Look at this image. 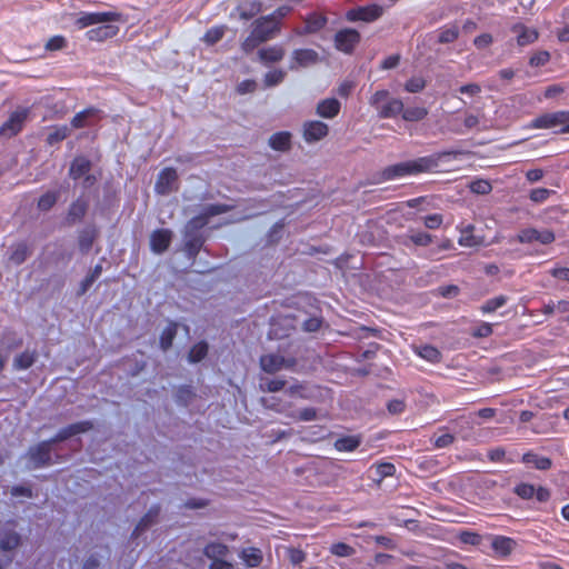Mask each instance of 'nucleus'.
Here are the masks:
<instances>
[{
	"label": "nucleus",
	"mask_w": 569,
	"mask_h": 569,
	"mask_svg": "<svg viewBox=\"0 0 569 569\" xmlns=\"http://www.w3.org/2000/svg\"><path fill=\"white\" fill-rule=\"evenodd\" d=\"M459 37V30L457 27H451L445 30H441L438 37L439 43H451L457 40Z\"/></svg>",
	"instance_id": "obj_57"
},
{
	"label": "nucleus",
	"mask_w": 569,
	"mask_h": 569,
	"mask_svg": "<svg viewBox=\"0 0 569 569\" xmlns=\"http://www.w3.org/2000/svg\"><path fill=\"white\" fill-rule=\"evenodd\" d=\"M121 14L114 11L107 12H80L76 26L83 29L89 26L119 21Z\"/></svg>",
	"instance_id": "obj_7"
},
{
	"label": "nucleus",
	"mask_w": 569,
	"mask_h": 569,
	"mask_svg": "<svg viewBox=\"0 0 569 569\" xmlns=\"http://www.w3.org/2000/svg\"><path fill=\"white\" fill-rule=\"evenodd\" d=\"M203 555L212 560L223 559L229 553L227 545L221 542H209L203 548Z\"/></svg>",
	"instance_id": "obj_36"
},
{
	"label": "nucleus",
	"mask_w": 569,
	"mask_h": 569,
	"mask_svg": "<svg viewBox=\"0 0 569 569\" xmlns=\"http://www.w3.org/2000/svg\"><path fill=\"white\" fill-rule=\"evenodd\" d=\"M60 197L59 190L44 192L38 200L37 207L40 211H49L53 208Z\"/></svg>",
	"instance_id": "obj_40"
},
{
	"label": "nucleus",
	"mask_w": 569,
	"mask_h": 569,
	"mask_svg": "<svg viewBox=\"0 0 569 569\" xmlns=\"http://www.w3.org/2000/svg\"><path fill=\"white\" fill-rule=\"evenodd\" d=\"M511 31L517 34V43L520 47L531 44L539 38V33L536 29L528 28L522 23L513 24Z\"/></svg>",
	"instance_id": "obj_21"
},
{
	"label": "nucleus",
	"mask_w": 569,
	"mask_h": 569,
	"mask_svg": "<svg viewBox=\"0 0 569 569\" xmlns=\"http://www.w3.org/2000/svg\"><path fill=\"white\" fill-rule=\"evenodd\" d=\"M70 136V129L67 126H61L54 128L48 136H47V143L49 146H54L66 138Z\"/></svg>",
	"instance_id": "obj_45"
},
{
	"label": "nucleus",
	"mask_w": 569,
	"mask_h": 569,
	"mask_svg": "<svg viewBox=\"0 0 569 569\" xmlns=\"http://www.w3.org/2000/svg\"><path fill=\"white\" fill-rule=\"evenodd\" d=\"M403 110V102L400 99L389 98L377 111L382 119L395 118Z\"/></svg>",
	"instance_id": "obj_27"
},
{
	"label": "nucleus",
	"mask_w": 569,
	"mask_h": 569,
	"mask_svg": "<svg viewBox=\"0 0 569 569\" xmlns=\"http://www.w3.org/2000/svg\"><path fill=\"white\" fill-rule=\"evenodd\" d=\"M477 423L475 415L460 416L450 421V429L455 435L467 441L472 438L473 427Z\"/></svg>",
	"instance_id": "obj_12"
},
{
	"label": "nucleus",
	"mask_w": 569,
	"mask_h": 569,
	"mask_svg": "<svg viewBox=\"0 0 569 569\" xmlns=\"http://www.w3.org/2000/svg\"><path fill=\"white\" fill-rule=\"evenodd\" d=\"M459 539L461 542L471 546H478L481 542V536L471 531H461Z\"/></svg>",
	"instance_id": "obj_63"
},
{
	"label": "nucleus",
	"mask_w": 569,
	"mask_h": 569,
	"mask_svg": "<svg viewBox=\"0 0 569 569\" xmlns=\"http://www.w3.org/2000/svg\"><path fill=\"white\" fill-rule=\"evenodd\" d=\"M418 355L430 362H439L441 359L440 351L436 347L430 345L420 347L418 350Z\"/></svg>",
	"instance_id": "obj_49"
},
{
	"label": "nucleus",
	"mask_w": 569,
	"mask_h": 569,
	"mask_svg": "<svg viewBox=\"0 0 569 569\" xmlns=\"http://www.w3.org/2000/svg\"><path fill=\"white\" fill-rule=\"evenodd\" d=\"M173 232L170 229H157L150 234V249L161 254L170 247Z\"/></svg>",
	"instance_id": "obj_15"
},
{
	"label": "nucleus",
	"mask_w": 569,
	"mask_h": 569,
	"mask_svg": "<svg viewBox=\"0 0 569 569\" xmlns=\"http://www.w3.org/2000/svg\"><path fill=\"white\" fill-rule=\"evenodd\" d=\"M51 451L52 446L48 440L30 446L26 453V458L28 459L27 468L31 470L51 466L53 463Z\"/></svg>",
	"instance_id": "obj_3"
},
{
	"label": "nucleus",
	"mask_w": 569,
	"mask_h": 569,
	"mask_svg": "<svg viewBox=\"0 0 569 569\" xmlns=\"http://www.w3.org/2000/svg\"><path fill=\"white\" fill-rule=\"evenodd\" d=\"M30 114V109L19 107L9 114V118L0 127V137L10 139L22 131Z\"/></svg>",
	"instance_id": "obj_5"
},
{
	"label": "nucleus",
	"mask_w": 569,
	"mask_h": 569,
	"mask_svg": "<svg viewBox=\"0 0 569 569\" xmlns=\"http://www.w3.org/2000/svg\"><path fill=\"white\" fill-rule=\"evenodd\" d=\"M233 208H234V206L226 204V203L207 204L203 207L202 211L197 217L204 219V221H207V223H208L210 218L222 214V213H227V212L233 210Z\"/></svg>",
	"instance_id": "obj_31"
},
{
	"label": "nucleus",
	"mask_w": 569,
	"mask_h": 569,
	"mask_svg": "<svg viewBox=\"0 0 569 569\" xmlns=\"http://www.w3.org/2000/svg\"><path fill=\"white\" fill-rule=\"evenodd\" d=\"M66 44L67 41L62 36H54L47 41L44 47L49 51H56L63 49Z\"/></svg>",
	"instance_id": "obj_64"
},
{
	"label": "nucleus",
	"mask_w": 569,
	"mask_h": 569,
	"mask_svg": "<svg viewBox=\"0 0 569 569\" xmlns=\"http://www.w3.org/2000/svg\"><path fill=\"white\" fill-rule=\"evenodd\" d=\"M119 31L117 26L104 24L99 26L97 28L90 29L87 32V38L90 41H104L107 39L113 38Z\"/></svg>",
	"instance_id": "obj_26"
},
{
	"label": "nucleus",
	"mask_w": 569,
	"mask_h": 569,
	"mask_svg": "<svg viewBox=\"0 0 569 569\" xmlns=\"http://www.w3.org/2000/svg\"><path fill=\"white\" fill-rule=\"evenodd\" d=\"M92 168L91 161L84 156H77L69 168V177L78 180L90 172Z\"/></svg>",
	"instance_id": "obj_22"
},
{
	"label": "nucleus",
	"mask_w": 569,
	"mask_h": 569,
	"mask_svg": "<svg viewBox=\"0 0 569 569\" xmlns=\"http://www.w3.org/2000/svg\"><path fill=\"white\" fill-rule=\"evenodd\" d=\"M401 113L406 121H420L427 117L428 110L423 107H409L407 109L403 108Z\"/></svg>",
	"instance_id": "obj_44"
},
{
	"label": "nucleus",
	"mask_w": 569,
	"mask_h": 569,
	"mask_svg": "<svg viewBox=\"0 0 569 569\" xmlns=\"http://www.w3.org/2000/svg\"><path fill=\"white\" fill-rule=\"evenodd\" d=\"M506 302H507V297L498 296V297H495V298H491V299L487 300L482 305L481 310L483 312H493L497 309H499L500 307L505 306Z\"/></svg>",
	"instance_id": "obj_54"
},
{
	"label": "nucleus",
	"mask_w": 569,
	"mask_h": 569,
	"mask_svg": "<svg viewBox=\"0 0 569 569\" xmlns=\"http://www.w3.org/2000/svg\"><path fill=\"white\" fill-rule=\"evenodd\" d=\"M207 226V221L197 216L191 218L184 226L183 238H204L201 230Z\"/></svg>",
	"instance_id": "obj_30"
},
{
	"label": "nucleus",
	"mask_w": 569,
	"mask_h": 569,
	"mask_svg": "<svg viewBox=\"0 0 569 569\" xmlns=\"http://www.w3.org/2000/svg\"><path fill=\"white\" fill-rule=\"evenodd\" d=\"M361 443V438L359 436H345L338 438L333 447L338 451H353L356 450Z\"/></svg>",
	"instance_id": "obj_38"
},
{
	"label": "nucleus",
	"mask_w": 569,
	"mask_h": 569,
	"mask_svg": "<svg viewBox=\"0 0 569 569\" xmlns=\"http://www.w3.org/2000/svg\"><path fill=\"white\" fill-rule=\"evenodd\" d=\"M550 60V53L546 50H540L533 53L529 60L531 67H542Z\"/></svg>",
	"instance_id": "obj_59"
},
{
	"label": "nucleus",
	"mask_w": 569,
	"mask_h": 569,
	"mask_svg": "<svg viewBox=\"0 0 569 569\" xmlns=\"http://www.w3.org/2000/svg\"><path fill=\"white\" fill-rule=\"evenodd\" d=\"M516 545L517 542L511 538L497 536L493 538L491 547L497 553L501 556H508L512 552Z\"/></svg>",
	"instance_id": "obj_35"
},
{
	"label": "nucleus",
	"mask_w": 569,
	"mask_h": 569,
	"mask_svg": "<svg viewBox=\"0 0 569 569\" xmlns=\"http://www.w3.org/2000/svg\"><path fill=\"white\" fill-rule=\"evenodd\" d=\"M206 242V238H183V251L189 260L194 261Z\"/></svg>",
	"instance_id": "obj_34"
},
{
	"label": "nucleus",
	"mask_w": 569,
	"mask_h": 569,
	"mask_svg": "<svg viewBox=\"0 0 569 569\" xmlns=\"http://www.w3.org/2000/svg\"><path fill=\"white\" fill-rule=\"evenodd\" d=\"M37 358H38V353L36 350H33V351L26 350L22 353L17 355L14 357L12 366L16 370H27L33 366Z\"/></svg>",
	"instance_id": "obj_37"
},
{
	"label": "nucleus",
	"mask_w": 569,
	"mask_h": 569,
	"mask_svg": "<svg viewBox=\"0 0 569 569\" xmlns=\"http://www.w3.org/2000/svg\"><path fill=\"white\" fill-rule=\"evenodd\" d=\"M389 99L388 90H378L370 98V104L378 110Z\"/></svg>",
	"instance_id": "obj_60"
},
{
	"label": "nucleus",
	"mask_w": 569,
	"mask_h": 569,
	"mask_svg": "<svg viewBox=\"0 0 569 569\" xmlns=\"http://www.w3.org/2000/svg\"><path fill=\"white\" fill-rule=\"evenodd\" d=\"M327 18L322 14L311 13L305 18V28L296 30L297 34H311L320 31L327 24Z\"/></svg>",
	"instance_id": "obj_23"
},
{
	"label": "nucleus",
	"mask_w": 569,
	"mask_h": 569,
	"mask_svg": "<svg viewBox=\"0 0 569 569\" xmlns=\"http://www.w3.org/2000/svg\"><path fill=\"white\" fill-rule=\"evenodd\" d=\"M329 127L322 121H307L303 124V138L308 143L319 141L328 136Z\"/></svg>",
	"instance_id": "obj_17"
},
{
	"label": "nucleus",
	"mask_w": 569,
	"mask_h": 569,
	"mask_svg": "<svg viewBox=\"0 0 569 569\" xmlns=\"http://www.w3.org/2000/svg\"><path fill=\"white\" fill-rule=\"evenodd\" d=\"M32 254V249L27 241H19L9 247L8 262L20 266Z\"/></svg>",
	"instance_id": "obj_18"
},
{
	"label": "nucleus",
	"mask_w": 569,
	"mask_h": 569,
	"mask_svg": "<svg viewBox=\"0 0 569 569\" xmlns=\"http://www.w3.org/2000/svg\"><path fill=\"white\" fill-rule=\"evenodd\" d=\"M160 511H161L160 505H158V503L152 505L149 508V510L138 521V523L132 532V537H138L140 533L146 531L153 523H156V521L160 515Z\"/></svg>",
	"instance_id": "obj_19"
},
{
	"label": "nucleus",
	"mask_w": 569,
	"mask_h": 569,
	"mask_svg": "<svg viewBox=\"0 0 569 569\" xmlns=\"http://www.w3.org/2000/svg\"><path fill=\"white\" fill-rule=\"evenodd\" d=\"M395 471V465L390 462H381L375 467L376 477H373V480L380 483L385 478L393 476Z\"/></svg>",
	"instance_id": "obj_48"
},
{
	"label": "nucleus",
	"mask_w": 569,
	"mask_h": 569,
	"mask_svg": "<svg viewBox=\"0 0 569 569\" xmlns=\"http://www.w3.org/2000/svg\"><path fill=\"white\" fill-rule=\"evenodd\" d=\"M89 209V201L83 196L72 201L68 208L64 222L72 227L83 220Z\"/></svg>",
	"instance_id": "obj_13"
},
{
	"label": "nucleus",
	"mask_w": 569,
	"mask_h": 569,
	"mask_svg": "<svg viewBox=\"0 0 569 569\" xmlns=\"http://www.w3.org/2000/svg\"><path fill=\"white\" fill-rule=\"evenodd\" d=\"M361 36L356 29H342L335 34V47L345 53H352Z\"/></svg>",
	"instance_id": "obj_9"
},
{
	"label": "nucleus",
	"mask_w": 569,
	"mask_h": 569,
	"mask_svg": "<svg viewBox=\"0 0 569 569\" xmlns=\"http://www.w3.org/2000/svg\"><path fill=\"white\" fill-rule=\"evenodd\" d=\"M298 363L295 357H283L279 353L262 355L259 365L262 371L268 375H274L282 369H293Z\"/></svg>",
	"instance_id": "obj_4"
},
{
	"label": "nucleus",
	"mask_w": 569,
	"mask_h": 569,
	"mask_svg": "<svg viewBox=\"0 0 569 569\" xmlns=\"http://www.w3.org/2000/svg\"><path fill=\"white\" fill-rule=\"evenodd\" d=\"M208 355V343L200 341L193 345L188 353V360L192 363L200 362Z\"/></svg>",
	"instance_id": "obj_43"
},
{
	"label": "nucleus",
	"mask_w": 569,
	"mask_h": 569,
	"mask_svg": "<svg viewBox=\"0 0 569 569\" xmlns=\"http://www.w3.org/2000/svg\"><path fill=\"white\" fill-rule=\"evenodd\" d=\"M475 227L472 224L466 226L461 229L459 244L465 247H475L481 244V239L473 234Z\"/></svg>",
	"instance_id": "obj_41"
},
{
	"label": "nucleus",
	"mask_w": 569,
	"mask_h": 569,
	"mask_svg": "<svg viewBox=\"0 0 569 569\" xmlns=\"http://www.w3.org/2000/svg\"><path fill=\"white\" fill-rule=\"evenodd\" d=\"M522 462L526 465H531L538 470H549L552 466L551 459L548 457L539 456L532 451L526 452L522 456Z\"/></svg>",
	"instance_id": "obj_32"
},
{
	"label": "nucleus",
	"mask_w": 569,
	"mask_h": 569,
	"mask_svg": "<svg viewBox=\"0 0 569 569\" xmlns=\"http://www.w3.org/2000/svg\"><path fill=\"white\" fill-rule=\"evenodd\" d=\"M98 112L94 108H88L74 114L71 119V126L76 129L84 128L87 126V120L90 117H93Z\"/></svg>",
	"instance_id": "obj_46"
},
{
	"label": "nucleus",
	"mask_w": 569,
	"mask_h": 569,
	"mask_svg": "<svg viewBox=\"0 0 569 569\" xmlns=\"http://www.w3.org/2000/svg\"><path fill=\"white\" fill-rule=\"evenodd\" d=\"M194 398H196V392H194L193 388L189 385H182V386L178 387V389L174 393L176 402L179 406H183V407L189 406Z\"/></svg>",
	"instance_id": "obj_39"
},
{
	"label": "nucleus",
	"mask_w": 569,
	"mask_h": 569,
	"mask_svg": "<svg viewBox=\"0 0 569 569\" xmlns=\"http://www.w3.org/2000/svg\"><path fill=\"white\" fill-rule=\"evenodd\" d=\"M178 180V173L174 168H164L160 171L156 184L154 191L158 194H169L173 191V183Z\"/></svg>",
	"instance_id": "obj_16"
},
{
	"label": "nucleus",
	"mask_w": 569,
	"mask_h": 569,
	"mask_svg": "<svg viewBox=\"0 0 569 569\" xmlns=\"http://www.w3.org/2000/svg\"><path fill=\"white\" fill-rule=\"evenodd\" d=\"M286 76L287 73L282 69H276L267 72L263 78L264 87L272 88L280 84L284 80Z\"/></svg>",
	"instance_id": "obj_47"
},
{
	"label": "nucleus",
	"mask_w": 569,
	"mask_h": 569,
	"mask_svg": "<svg viewBox=\"0 0 569 569\" xmlns=\"http://www.w3.org/2000/svg\"><path fill=\"white\" fill-rule=\"evenodd\" d=\"M178 322L169 320L168 325L162 330L159 337V347L163 352L168 351L172 347L178 332Z\"/></svg>",
	"instance_id": "obj_25"
},
{
	"label": "nucleus",
	"mask_w": 569,
	"mask_h": 569,
	"mask_svg": "<svg viewBox=\"0 0 569 569\" xmlns=\"http://www.w3.org/2000/svg\"><path fill=\"white\" fill-rule=\"evenodd\" d=\"M469 188L471 192L477 194H488L492 190L490 182L485 179H477L471 181Z\"/></svg>",
	"instance_id": "obj_53"
},
{
	"label": "nucleus",
	"mask_w": 569,
	"mask_h": 569,
	"mask_svg": "<svg viewBox=\"0 0 569 569\" xmlns=\"http://www.w3.org/2000/svg\"><path fill=\"white\" fill-rule=\"evenodd\" d=\"M98 236V230L93 226H87L78 233V246L81 252H89Z\"/></svg>",
	"instance_id": "obj_24"
},
{
	"label": "nucleus",
	"mask_w": 569,
	"mask_h": 569,
	"mask_svg": "<svg viewBox=\"0 0 569 569\" xmlns=\"http://www.w3.org/2000/svg\"><path fill=\"white\" fill-rule=\"evenodd\" d=\"M340 111V102L336 98L320 101L317 106V113L322 118H335Z\"/></svg>",
	"instance_id": "obj_28"
},
{
	"label": "nucleus",
	"mask_w": 569,
	"mask_h": 569,
	"mask_svg": "<svg viewBox=\"0 0 569 569\" xmlns=\"http://www.w3.org/2000/svg\"><path fill=\"white\" fill-rule=\"evenodd\" d=\"M21 543V537L16 531L6 532L0 539V549L11 551L18 548Z\"/></svg>",
	"instance_id": "obj_42"
},
{
	"label": "nucleus",
	"mask_w": 569,
	"mask_h": 569,
	"mask_svg": "<svg viewBox=\"0 0 569 569\" xmlns=\"http://www.w3.org/2000/svg\"><path fill=\"white\" fill-rule=\"evenodd\" d=\"M240 558L244 561V563L249 568L259 567L263 560L261 550L256 547H249V548L242 549L240 552Z\"/></svg>",
	"instance_id": "obj_33"
},
{
	"label": "nucleus",
	"mask_w": 569,
	"mask_h": 569,
	"mask_svg": "<svg viewBox=\"0 0 569 569\" xmlns=\"http://www.w3.org/2000/svg\"><path fill=\"white\" fill-rule=\"evenodd\" d=\"M425 87L426 81L421 77H412L405 84V89L411 93L420 92L425 89Z\"/></svg>",
	"instance_id": "obj_58"
},
{
	"label": "nucleus",
	"mask_w": 569,
	"mask_h": 569,
	"mask_svg": "<svg viewBox=\"0 0 569 569\" xmlns=\"http://www.w3.org/2000/svg\"><path fill=\"white\" fill-rule=\"evenodd\" d=\"M286 50L282 46L276 44L267 48H262L258 51V60L268 66L270 63L279 62L283 59Z\"/></svg>",
	"instance_id": "obj_20"
},
{
	"label": "nucleus",
	"mask_w": 569,
	"mask_h": 569,
	"mask_svg": "<svg viewBox=\"0 0 569 569\" xmlns=\"http://www.w3.org/2000/svg\"><path fill=\"white\" fill-rule=\"evenodd\" d=\"M286 556L290 563L293 566L301 565L307 558V555L303 550L293 547L286 548Z\"/></svg>",
	"instance_id": "obj_51"
},
{
	"label": "nucleus",
	"mask_w": 569,
	"mask_h": 569,
	"mask_svg": "<svg viewBox=\"0 0 569 569\" xmlns=\"http://www.w3.org/2000/svg\"><path fill=\"white\" fill-rule=\"evenodd\" d=\"M383 13V8L379 4L371 3L363 7H357L350 9L346 18L348 21H363V22H373L378 20Z\"/></svg>",
	"instance_id": "obj_8"
},
{
	"label": "nucleus",
	"mask_w": 569,
	"mask_h": 569,
	"mask_svg": "<svg viewBox=\"0 0 569 569\" xmlns=\"http://www.w3.org/2000/svg\"><path fill=\"white\" fill-rule=\"evenodd\" d=\"M555 239V233L549 229L538 230L535 228H527L521 230L517 236V240L520 243L539 242L541 244H550Z\"/></svg>",
	"instance_id": "obj_11"
},
{
	"label": "nucleus",
	"mask_w": 569,
	"mask_h": 569,
	"mask_svg": "<svg viewBox=\"0 0 569 569\" xmlns=\"http://www.w3.org/2000/svg\"><path fill=\"white\" fill-rule=\"evenodd\" d=\"M223 36H224V27H213V28H210L209 30H207L202 40L207 44L212 46V44H216L217 42H219Z\"/></svg>",
	"instance_id": "obj_50"
},
{
	"label": "nucleus",
	"mask_w": 569,
	"mask_h": 569,
	"mask_svg": "<svg viewBox=\"0 0 569 569\" xmlns=\"http://www.w3.org/2000/svg\"><path fill=\"white\" fill-rule=\"evenodd\" d=\"M330 551L332 555L338 557H350L355 553V549L345 542L333 543L330 547Z\"/></svg>",
	"instance_id": "obj_56"
},
{
	"label": "nucleus",
	"mask_w": 569,
	"mask_h": 569,
	"mask_svg": "<svg viewBox=\"0 0 569 569\" xmlns=\"http://www.w3.org/2000/svg\"><path fill=\"white\" fill-rule=\"evenodd\" d=\"M281 31V24L271 22L264 16L252 22L250 34L241 42V49L244 53L252 52L261 43L274 39Z\"/></svg>",
	"instance_id": "obj_2"
},
{
	"label": "nucleus",
	"mask_w": 569,
	"mask_h": 569,
	"mask_svg": "<svg viewBox=\"0 0 569 569\" xmlns=\"http://www.w3.org/2000/svg\"><path fill=\"white\" fill-rule=\"evenodd\" d=\"M535 486L531 483H519L515 487L513 492L519 496L521 499H531L535 496Z\"/></svg>",
	"instance_id": "obj_55"
},
{
	"label": "nucleus",
	"mask_w": 569,
	"mask_h": 569,
	"mask_svg": "<svg viewBox=\"0 0 569 569\" xmlns=\"http://www.w3.org/2000/svg\"><path fill=\"white\" fill-rule=\"evenodd\" d=\"M438 160L439 158L437 157L428 156L388 166L377 173V182L396 180L407 176L432 171L438 167Z\"/></svg>",
	"instance_id": "obj_1"
},
{
	"label": "nucleus",
	"mask_w": 569,
	"mask_h": 569,
	"mask_svg": "<svg viewBox=\"0 0 569 569\" xmlns=\"http://www.w3.org/2000/svg\"><path fill=\"white\" fill-rule=\"evenodd\" d=\"M269 146L276 151H288L291 148V133L288 131H280L273 133L269 138Z\"/></svg>",
	"instance_id": "obj_29"
},
{
	"label": "nucleus",
	"mask_w": 569,
	"mask_h": 569,
	"mask_svg": "<svg viewBox=\"0 0 569 569\" xmlns=\"http://www.w3.org/2000/svg\"><path fill=\"white\" fill-rule=\"evenodd\" d=\"M319 61V53L313 49H296L291 54L290 70L307 68Z\"/></svg>",
	"instance_id": "obj_14"
},
{
	"label": "nucleus",
	"mask_w": 569,
	"mask_h": 569,
	"mask_svg": "<svg viewBox=\"0 0 569 569\" xmlns=\"http://www.w3.org/2000/svg\"><path fill=\"white\" fill-rule=\"evenodd\" d=\"M93 427H94L93 422L90 420L71 423V425L60 429L52 438L48 439V442L51 446H53L54 443L66 441L76 435L90 431L93 429Z\"/></svg>",
	"instance_id": "obj_10"
},
{
	"label": "nucleus",
	"mask_w": 569,
	"mask_h": 569,
	"mask_svg": "<svg viewBox=\"0 0 569 569\" xmlns=\"http://www.w3.org/2000/svg\"><path fill=\"white\" fill-rule=\"evenodd\" d=\"M323 325V318L322 317H319V316H312V317H309L307 318L302 325H301V329L305 331V332H317L320 330V328L322 327Z\"/></svg>",
	"instance_id": "obj_52"
},
{
	"label": "nucleus",
	"mask_w": 569,
	"mask_h": 569,
	"mask_svg": "<svg viewBox=\"0 0 569 569\" xmlns=\"http://www.w3.org/2000/svg\"><path fill=\"white\" fill-rule=\"evenodd\" d=\"M102 556L93 552L90 553L83 561L81 569H99L101 566Z\"/></svg>",
	"instance_id": "obj_61"
},
{
	"label": "nucleus",
	"mask_w": 569,
	"mask_h": 569,
	"mask_svg": "<svg viewBox=\"0 0 569 569\" xmlns=\"http://www.w3.org/2000/svg\"><path fill=\"white\" fill-rule=\"evenodd\" d=\"M286 386V380L282 379H270L264 382V385H261V388L263 391L267 392H278L282 390Z\"/></svg>",
	"instance_id": "obj_62"
},
{
	"label": "nucleus",
	"mask_w": 569,
	"mask_h": 569,
	"mask_svg": "<svg viewBox=\"0 0 569 569\" xmlns=\"http://www.w3.org/2000/svg\"><path fill=\"white\" fill-rule=\"evenodd\" d=\"M535 128H552L561 126L560 132H569V111L545 113L532 121Z\"/></svg>",
	"instance_id": "obj_6"
}]
</instances>
